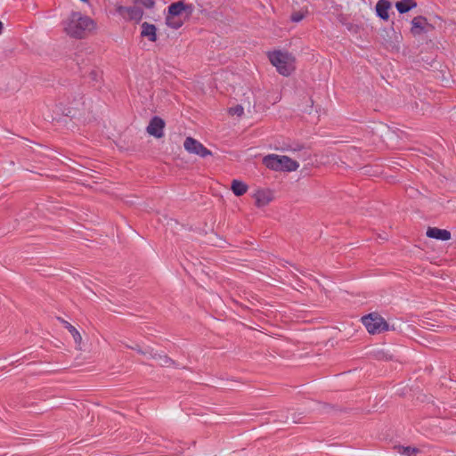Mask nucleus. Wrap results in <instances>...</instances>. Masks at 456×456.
Segmentation results:
<instances>
[{"instance_id": "nucleus-1", "label": "nucleus", "mask_w": 456, "mask_h": 456, "mask_svg": "<svg viewBox=\"0 0 456 456\" xmlns=\"http://www.w3.org/2000/svg\"><path fill=\"white\" fill-rule=\"evenodd\" d=\"M95 28L94 20L80 12H72L64 21V31L74 38H85Z\"/></svg>"}, {"instance_id": "nucleus-2", "label": "nucleus", "mask_w": 456, "mask_h": 456, "mask_svg": "<svg viewBox=\"0 0 456 456\" xmlns=\"http://www.w3.org/2000/svg\"><path fill=\"white\" fill-rule=\"evenodd\" d=\"M193 12V6L183 1H178L168 6V12L166 17V24L175 29L181 28L185 19L189 18Z\"/></svg>"}, {"instance_id": "nucleus-3", "label": "nucleus", "mask_w": 456, "mask_h": 456, "mask_svg": "<svg viewBox=\"0 0 456 456\" xmlns=\"http://www.w3.org/2000/svg\"><path fill=\"white\" fill-rule=\"evenodd\" d=\"M269 60L282 76H289L295 69V58L287 52L274 51L269 54Z\"/></svg>"}, {"instance_id": "nucleus-4", "label": "nucleus", "mask_w": 456, "mask_h": 456, "mask_svg": "<svg viewBox=\"0 0 456 456\" xmlns=\"http://www.w3.org/2000/svg\"><path fill=\"white\" fill-rule=\"evenodd\" d=\"M366 330L370 334H380L390 329L389 324L378 313H370L362 318Z\"/></svg>"}, {"instance_id": "nucleus-5", "label": "nucleus", "mask_w": 456, "mask_h": 456, "mask_svg": "<svg viewBox=\"0 0 456 456\" xmlns=\"http://www.w3.org/2000/svg\"><path fill=\"white\" fill-rule=\"evenodd\" d=\"M184 149L193 154H197L202 158L210 156L212 153L202 143L192 137H187L183 142Z\"/></svg>"}, {"instance_id": "nucleus-6", "label": "nucleus", "mask_w": 456, "mask_h": 456, "mask_svg": "<svg viewBox=\"0 0 456 456\" xmlns=\"http://www.w3.org/2000/svg\"><path fill=\"white\" fill-rule=\"evenodd\" d=\"M77 96L78 97H74L73 101L69 103L70 106L68 108H66L62 102H60V104L57 105L59 111H61L65 116L74 117L76 115L75 110H79L80 106L83 105V102H81L82 97L80 94Z\"/></svg>"}, {"instance_id": "nucleus-7", "label": "nucleus", "mask_w": 456, "mask_h": 456, "mask_svg": "<svg viewBox=\"0 0 456 456\" xmlns=\"http://www.w3.org/2000/svg\"><path fill=\"white\" fill-rule=\"evenodd\" d=\"M165 127V122L159 117H154L147 126V132L155 136L156 138H161L163 136V129Z\"/></svg>"}, {"instance_id": "nucleus-8", "label": "nucleus", "mask_w": 456, "mask_h": 456, "mask_svg": "<svg viewBox=\"0 0 456 456\" xmlns=\"http://www.w3.org/2000/svg\"><path fill=\"white\" fill-rule=\"evenodd\" d=\"M253 198L256 200V206L262 208L273 200V195L269 190H258L253 194Z\"/></svg>"}, {"instance_id": "nucleus-9", "label": "nucleus", "mask_w": 456, "mask_h": 456, "mask_svg": "<svg viewBox=\"0 0 456 456\" xmlns=\"http://www.w3.org/2000/svg\"><path fill=\"white\" fill-rule=\"evenodd\" d=\"M118 12L122 15H127L128 19L139 21L142 18L143 11L139 6L119 7Z\"/></svg>"}, {"instance_id": "nucleus-10", "label": "nucleus", "mask_w": 456, "mask_h": 456, "mask_svg": "<svg viewBox=\"0 0 456 456\" xmlns=\"http://www.w3.org/2000/svg\"><path fill=\"white\" fill-rule=\"evenodd\" d=\"M426 234L429 238L440 240H449L451 239V232L449 231L436 227H428Z\"/></svg>"}, {"instance_id": "nucleus-11", "label": "nucleus", "mask_w": 456, "mask_h": 456, "mask_svg": "<svg viewBox=\"0 0 456 456\" xmlns=\"http://www.w3.org/2000/svg\"><path fill=\"white\" fill-rule=\"evenodd\" d=\"M411 25L412 27L411 28V31L414 36H416L420 35L423 32H426L425 26L428 25V23L425 17L417 16L412 19Z\"/></svg>"}, {"instance_id": "nucleus-12", "label": "nucleus", "mask_w": 456, "mask_h": 456, "mask_svg": "<svg viewBox=\"0 0 456 456\" xmlns=\"http://www.w3.org/2000/svg\"><path fill=\"white\" fill-rule=\"evenodd\" d=\"M280 171H296L299 167L297 161L293 160L288 156H280Z\"/></svg>"}, {"instance_id": "nucleus-13", "label": "nucleus", "mask_w": 456, "mask_h": 456, "mask_svg": "<svg viewBox=\"0 0 456 456\" xmlns=\"http://www.w3.org/2000/svg\"><path fill=\"white\" fill-rule=\"evenodd\" d=\"M156 31L157 28L153 24H150L148 22H143L142 24L141 36L147 37L151 42H155L157 40Z\"/></svg>"}, {"instance_id": "nucleus-14", "label": "nucleus", "mask_w": 456, "mask_h": 456, "mask_svg": "<svg viewBox=\"0 0 456 456\" xmlns=\"http://www.w3.org/2000/svg\"><path fill=\"white\" fill-rule=\"evenodd\" d=\"M391 4L387 0H379L376 4V12L379 17L382 20H387L389 18L388 10Z\"/></svg>"}, {"instance_id": "nucleus-15", "label": "nucleus", "mask_w": 456, "mask_h": 456, "mask_svg": "<svg viewBox=\"0 0 456 456\" xmlns=\"http://www.w3.org/2000/svg\"><path fill=\"white\" fill-rule=\"evenodd\" d=\"M263 163L270 169L276 171H279L281 169L279 155H267L263 159Z\"/></svg>"}, {"instance_id": "nucleus-16", "label": "nucleus", "mask_w": 456, "mask_h": 456, "mask_svg": "<svg viewBox=\"0 0 456 456\" xmlns=\"http://www.w3.org/2000/svg\"><path fill=\"white\" fill-rule=\"evenodd\" d=\"M58 319L65 325V328L71 334V336L77 345V347L78 349H81L82 337H81L80 333L77 331V330L74 326H72L70 323L64 321L63 319H61V318H58Z\"/></svg>"}, {"instance_id": "nucleus-17", "label": "nucleus", "mask_w": 456, "mask_h": 456, "mask_svg": "<svg viewBox=\"0 0 456 456\" xmlns=\"http://www.w3.org/2000/svg\"><path fill=\"white\" fill-rule=\"evenodd\" d=\"M416 6L415 0H402L395 4V7L400 13H405Z\"/></svg>"}, {"instance_id": "nucleus-18", "label": "nucleus", "mask_w": 456, "mask_h": 456, "mask_svg": "<svg viewBox=\"0 0 456 456\" xmlns=\"http://www.w3.org/2000/svg\"><path fill=\"white\" fill-rule=\"evenodd\" d=\"M247 190H248V186L246 183L240 182V181H238V180H233L232 183V191H233V193L236 195V196H241L243 195L244 193L247 192Z\"/></svg>"}, {"instance_id": "nucleus-19", "label": "nucleus", "mask_w": 456, "mask_h": 456, "mask_svg": "<svg viewBox=\"0 0 456 456\" xmlns=\"http://www.w3.org/2000/svg\"><path fill=\"white\" fill-rule=\"evenodd\" d=\"M395 449L398 453L405 456H415L417 453L419 452V450L418 448L411 446L397 445L395 446Z\"/></svg>"}, {"instance_id": "nucleus-20", "label": "nucleus", "mask_w": 456, "mask_h": 456, "mask_svg": "<svg viewBox=\"0 0 456 456\" xmlns=\"http://www.w3.org/2000/svg\"><path fill=\"white\" fill-rule=\"evenodd\" d=\"M151 356L153 359L159 360V364L163 367H170V366L175 365V361L167 355H161V354H151Z\"/></svg>"}, {"instance_id": "nucleus-21", "label": "nucleus", "mask_w": 456, "mask_h": 456, "mask_svg": "<svg viewBox=\"0 0 456 456\" xmlns=\"http://www.w3.org/2000/svg\"><path fill=\"white\" fill-rule=\"evenodd\" d=\"M134 4H142L144 7L151 9V8L154 7L155 1L154 0H134Z\"/></svg>"}, {"instance_id": "nucleus-22", "label": "nucleus", "mask_w": 456, "mask_h": 456, "mask_svg": "<svg viewBox=\"0 0 456 456\" xmlns=\"http://www.w3.org/2000/svg\"><path fill=\"white\" fill-rule=\"evenodd\" d=\"M229 113L232 116L236 115L240 117L243 114V107L241 105H236L229 109Z\"/></svg>"}, {"instance_id": "nucleus-23", "label": "nucleus", "mask_w": 456, "mask_h": 456, "mask_svg": "<svg viewBox=\"0 0 456 456\" xmlns=\"http://www.w3.org/2000/svg\"><path fill=\"white\" fill-rule=\"evenodd\" d=\"M89 77L92 81H95V82H98L100 80V78L102 77V72L99 71V70H96V69H93L90 73H89Z\"/></svg>"}, {"instance_id": "nucleus-24", "label": "nucleus", "mask_w": 456, "mask_h": 456, "mask_svg": "<svg viewBox=\"0 0 456 456\" xmlns=\"http://www.w3.org/2000/svg\"><path fill=\"white\" fill-rule=\"evenodd\" d=\"M303 18H304V14H303V13H301V12H294V13H292V15H291V20H292L293 22H299L300 20H303Z\"/></svg>"}, {"instance_id": "nucleus-25", "label": "nucleus", "mask_w": 456, "mask_h": 456, "mask_svg": "<svg viewBox=\"0 0 456 456\" xmlns=\"http://www.w3.org/2000/svg\"><path fill=\"white\" fill-rule=\"evenodd\" d=\"M130 348L134 349V350H136L139 354H148V351H143L140 348V346H129ZM149 354H151V353L149 352Z\"/></svg>"}, {"instance_id": "nucleus-26", "label": "nucleus", "mask_w": 456, "mask_h": 456, "mask_svg": "<svg viewBox=\"0 0 456 456\" xmlns=\"http://www.w3.org/2000/svg\"><path fill=\"white\" fill-rule=\"evenodd\" d=\"M301 149H302V147H301V146H298L297 148H293V149H292V148H289V147H287V148H283L282 150H283V151H299V150H301Z\"/></svg>"}, {"instance_id": "nucleus-27", "label": "nucleus", "mask_w": 456, "mask_h": 456, "mask_svg": "<svg viewBox=\"0 0 456 456\" xmlns=\"http://www.w3.org/2000/svg\"><path fill=\"white\" fill-rule=\"evenodd\" d=\"M3 28H4V25H3V22L0 20V35L3 32Z\"/></svg>"}]
</instances>
